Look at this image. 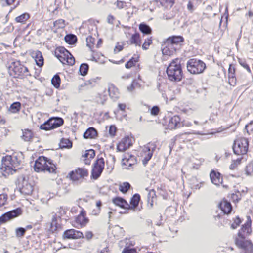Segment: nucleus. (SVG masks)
<instances>
[{"instance_id": "28", "label": "nucleus", "mask_w": 253, "mask_h": 253, "mask_svg": "<svg viewBox=\"0 0 253 253\" xmlns=\"http://www.w3.org/2000/svg\"><path fill=\"white\" fill-rule=\"evenodd\" d=\"M31 56L34 58L36 64L39 67H42L44 64V59L42 52L39 50L33 51L31 53Z\"/></svg>"}, {"instance_id": "35", "label": "nucleus", "mask_w": 253, "mask_h": 253, "mask_svg": "<svg viewBox=\"0 0 253 253\" xmlns=\"http://www.w3.org/2000/svg\"><path fill=\"white\" fill-rule=\"evenodd\" d=\"M95 206L96 208L92 209L90 211V215L91 216H97L100 214L102 206L101 200H97L95 202Z\"/></svg>"}, {"instance_id": "21", "label": "nucleus", "mask_w": 253, "mask_h": 253, "mask_svg": "<svg viewBox=\"0 0 253 253\" xmlns=\"http://www.w3.org/2000/svg\"><path fill=\"white\" fill-rule=\"evenodd\" d=\"M218 208L224 214L226 215L230 214L233 210V207L231 203L225 198L222 199L219 202Z\"/></svg>"}, {"instance_id": "51", "label": "nucleus", "mask_w": 253, "mask_h": 253, "mask_svg": "<svg viewBox=\"0 0 253 253\" xmlns=\"http://www.w3.org/2000/svg\"><path fill=\"white\" fill-rule=\"evenodd\" d=\"M153 43V39L152 37H148L145 39L144 42L142 45V48L143 50H147L149 46Z\"/></svg>"}, {"instance_id": "64", "label": "nucleus", "mask_w": 253, "mask_h": 253, "mask_svg": "<svg viewBox=\"0 0 253 253\" xmlns=\"http://www.w3.org/2000/svg\"><path fill=\"white\" fill-rule=\"evenodd\" d=\"M138 83L136 80H133L131 84L127 87V90L129 92H132L135 88L136 86L138 85Z\"/></svg>"}, {"instance_id": "15", "label": "nucleus", "mask_w": 253, "mask_h": 253, "mask_svg": "<svg viewBox=\"0 0 253 253\" xmlns=\"http://www.w3.org/2000/svg\"><path fill=\"white\" fill-rule=\"evenodd\" d=\"M245 236L241 232H238L237 237L235 239V244L239 248L252 252L253 244L250 241L246 240Z\"/></svg>"}, {"instance_id": "30", "label": "nucleus", "mask_w": 253, "mask_h": 253, "mask_svg": "<svg viewBox=\"0 0 253 253\" xmlns=\"http://www.w3.org/2000/svg\"><path fill=\"white\" fill-rule=\"evenodd\" d=\"M129 43L131 45H134L136 46L141 45V39L140 34L136 32L132 34L129 39Z\"/></svg>"}, {"instance_id": "37", "label": "nucleus", "mask_w": 253, "mask_h": 253, "mask_svg": "<svg viewBox=\"0 0 253 253\" xmlns=\"http://www.w3.org/2000/svg\"><path fill=\"white\" fill-rule=\"evenodd\" d=\"M30 18V15L27 12L24 13L15 18L16 23H20L22 24L26 23L28 20Z\"/></svg>"}, {"instance_id": "60", "label": "nucleus", "mask_w": 253, "mask_h": 253, "mask_svg": "<svg viewBox=\"0 0 253 253\" xmlns=\"http://www.w3.org/2000/svg\"><path fill=\"white\" fill-rule=\"evenodd\" d=\"M109 134L111 137H114L116 134L117 132V127L114 125H110L109 127L108 130Z\"/></svg>"}, {"instance_id": "13", "label": "nucleus", "mask_w": 253, "mask_h": 253, "mask_svg": "<svg viewBox=\"0 0 253 253\" xmlns=\"http://www.w3.org/2000/svg\"><path fill=\"white\" fill-rule=\"evenodd\" d=\"M64 124V120L62 118L55 117L51 118L43 124H42L40 128L46 131L50 130L57 128Z\"/></svg>"}, {"instance_id": "42", "label": "nucleus", "mask_w": 253, "mask_h": 253, "mask_svg": "<svg viewBox=\"0 0 253 253\" xmlns=\"http://www.w3.org/2000/svg\"><path fill=\"white\" fill-rule=\"evenodd\" d=\"M21 109V104L20 102H15L9 107V111L13 114L19 113Z\"/></svg>"}, {"instance_id": "46", "label": "nucleus", "mask_w": 253, "mask_h": 253, "mask_svg": "<svg viewBox=\"0 0 253 253\" xmlns=\"http://www.w3.org/2000/svg\"><path fill=\"white\" fill-rule=\"evenodd\" d=\"M243 158H238L236 159H233L231 161L229 169L231 170H235L241 165Z\"/></svg>"}, {"instance_id": "31", "label": "nucleus", "mask_w": 253, "mask_h": 253, "mask_svg": "<svg viewBox=\"0 0 253 253\" xmlns=\"http://www.w3.org/2000/svg\"><path fill=\"white\" fill-rule=\"evenodd\" d=\"M166 40L172 45L175 46L182 43L184 39L181 36H172L169 37Z\"/></svg>"}, {"instance_id": "39", "label": "nucleus", "mask_w": 253, "mask_h": 253, "mask_svg": "<svg viewBox=\"0 0 253 253\" xmlns=\"http://www.w3.org/2000/svg\"><path fill=\"white\" fill-rule=\"evenodd\" d=\"M100 79L98 77L91 78L85 82V84L88 87H95L99 84Z\"/></svg>"}, {"instance_id": "34", "label": "nucleus", "mask_w": 253, "mask_h": 253, "mask_svg": "<svg viewBox=\"0 0 253 253\" xmlns=\"http://www.w3.org/2000/svg\"><path fill=\"white\" fill-rule=\"evenodd\" d=\"M98 135V132L94 127L88 128L84 133L83 136L85 139H95Z\"/></svg>"}, {"instance_id": "24", "label": "nucleus", "mask_w": 253, "mask_h": 253, "mask_svg": "<svg viewBox=\"0 0 253 253\" xmlns=\"http://www.w3.org/2000/svg\"><path fill=\"white\" fill-rule=\"evenodd\" d=\"M36 138V134L33 129L24 128L22 129L21 138L25 142H32Z\"/></svg>"}, {"instance_id": "48", "label": "nucleus", "mask_w": 253, "mask_h": 253, "mask_svg": "<svg viewBox=\"0 0 253 253\" xmlns=\"http://www.w3.org/2000/svg\"><path fill=\"white\" fill-rule=\"evenodd\" d=\"M130 184L127 182H125L120 184L119 190L123 193H126L130 189Z\"/></svg>"}, {"instance_id": "62", "label": "nucleus", "mask_w": 253, "mask_h": 253, "mask_svg": "<svg viewBox=\"0 0 253 253\" xmlns=\"http://www.w3.org/2000/svg\"><path fill=\"white\" fill-rule=\"evenodd\" d=\"M7 195L4 194H0V207L6 204L7 201Z\"/></svg>"}, {"instance_id": "7", "label": "nucleus", "mask_w": 253, "mask_h": 253, "mask_svg": "<svg viewBox=\"0 0 253 253\" xmlns=\"http://www.w3.org/2000/svg\"><path fill=\"white\" fill-rule=\"evenodd\" d=\"M186 67L188 71L192 74L202 73L206 68V64L202 60L197 58L188 60Z\"/></svg>"}, {"instance_id": "57", "label": "nucleus", "mask_w": 253, "mask_h": 253, "mask_svg": "<svg viewBox=\"0 0 253 253\" xmlns=\"http://www.w3.org/2000/svg\"><path fill=\"white\" fill-rule=\"evenodd\" d=\"M112 232L115 237H119L123 235V232L121 228L119 227H115L112 229Z\"/></svg>"}, {"instance_id": "2", "label": "nucleus", "mask_w": 253, "mask_h": 253, "mask_svg": "<svg viewBox=\"0 0 253 253\" xmlns=\"http://www.w3.org/2000/svg\"><path fill=\"white\" fill-rule=\"evenodd\" d=\"M8 72L10 76L19 79H24L31 76L28 67L18 60L11 63L8 67Z\"/></svg>"}, {"instance_id": "40", "label": "nucleus", "mask_w": 253, "mask_h": 253, "mask_svg": "<svg viewBox=\"0 0 253 253\" xmlns=\"http://www.w3.org/2000/svg\"><path fill=\"white\" fill-rule=\"evenodd\" d=\"M190 184L192 189H199L203 186L204 182L199 181L196 178H192L190 181Z\"/></svg>"}, {"instance_id": "56", "label": "nucleus", "mask_w": 253, "mask_h": 253, "mask_svg": "<svg viewBox=\"0 0 253 253\" xmlns=\"http://www.w3.org/2000/svg\"><path fill=\"white\" fill-rule=\"evenodd\" d=\"M67 212V209L64 208L63 207H60L59 208L57 212L58 213L59 217L60 218L66 219V218L68 217V216H66Z\"/></svg>"}, {"instance_id": "61", "label": "nucleus", "mask_w": 253, "mask_h": 253, "mask_svg": "<svg viewBox=\"0 0 253 253\" xmlns=\"http://www.w3.org/2000/svg\"><path fill=\"white\" fill-rule=\"evenodd\" d=\"M26 232V229L22 227H19L16 229L15 233L17 237H22L24 236Z\"/></svg>"}, {"instance_id": "20", "label": "nucleus", "mask_w": 253, "mask_h": 253, "mask_svg": "<svg viewBox=\"0 0 253 253\" xmlns=\"http://www.w3.org/2000/svg\"><path fill=\"white\" fill-rule=\"evenodd\" d=\"M21 214L22 210L20 208H18L2 214L0 216V225L20 215Z\"/></svg>"}, {"instance_id": "36", "label": "nucleus", "mask_w": 253, "mask_h": 253, "mask_svg": "<svg viewBox=\"0 0 253 253\" xmlns=\"http://www.w3.org/2000/svg\"><path fill=\"white\" fill-rule=\"evenodd\" d=\"M72 146V142L68 138H62L59 143V146L61 149H70Z\"/></svg>"}, {"instance_id": "3", "label": "nucleus", "mask_w": 253, "mask_h": 253, "mask_svg": "<svg viewBox=\"0 0 253 253\" xmlns=\"http://www.w3.org/2000/svg\"><path fill=\"white\" fill-rule=\"evenodd\" d=\"M166 73L168 79L171 81L179 82L182 80L183 74L179 58H175L171 61L167 67Z\"/></svg>"}, {"instance_id": "10", "label": "nucleus", "mask_w": 253, "mask_h": 253, "mask_svg": "<svg viewBox=\"0 0 253 253\" xmlns=\"http://www.w3.org/2000/svg\"><path fill=\"white\" fill-rule=\"evenodd\" d=\"M162 121V124L167 129H176L181 125V118L178 115L165 116Z\"/></svg>"}, {"instance_id": "8", "label": "nucleus", "mask_w": 253, "mask_h": 253, "mask_svg": "<svg viewBox=\"0 0 253 253\" xmlns=\"http://www.w3.org/2000/svg\"><path fill=\"white\" fill-rule=\"evenodd\" d=\"M79 207L81 209L79 213L74 217L72 222V226L77 229L85 227L90 222L86 211L83 208L80 206Z\"/></svg>"}, {"instance_id": "19", "label": "nucleus", "mask_w": 253, "mask_h": 253, "mask_svg": "<svg viewBox=\"0 0 253 253\" xmlns=\"http://www.w3.org/2000/svg\"><path fill=\"white\" fill-rule=\"evenodd\" d=\"M63 239H79L84 238L83 233L75 229L66 230L62 234Z\"/></svg>"}, {"instance_id": "27", "label": "nucleus", "mask_w": 253, "mask_h": 253, "mask_svg": "<svg viewBox=\"0 0 253 253\" xmlns=\"http://www.w3.org/2000/svg\"><path fill=\"white\" fill-rule=\"evenodd\" d=\"M252 220L250 216L248 217V220L242 225L238 232H241L244 235H250L252 233L251 229Z\"/></svg>"}, {"instance_id": "5", "label": "nucleus", "mask_w": 253, "mask_h": 253, "mask_svg": "<svg viewBox=\"0 0 253 253\" xmlns=\"http://www.w3.org/2000/svg\"><path fill=\"white\" fill-rule=\"evenodd\" d=\"M211 182L217 186H221L225 190H229L232 183L228 177L223 176L218 171L211 170L210 173Z\"/></svg>"}, {"instance_id": "11", "label": "nucleus", "mask_w": 253, "mask_h": 253, "mask_svg": "<svg viewBox=\"0 0 253 253\" xmlns=\"http://www.w3.org/2000/svg\"><path fill=\"white\" fill-rule=\"evenodd\" d=\"M105 167L104 159L98 156L96 160L92 165L91 171V178L93 179H98L102 174Z\"/></svg>"}, {"instance_id": "18", "label": "nucleus", "mask_w": 253, "mask_h": 253, "mask_svg": "<svg viewBox=\"0 0 253 253\" xmlns=\"http://www.w3.org/2000/svg\"><path fill=\"white\" fill-rule=\"evenodd\" d=\"M162 52L165 59L172 57L176 52V47L166 40L162 46Z\"/></svg>"}, {"instance_id": "43", "label": "nucleus", "mask_w": 253, "mask_h": 253, "mask_svg": "<svg viewBox=\"0 0 253 253\" xmlns=\"http://www.w3.org/2000/svg\"><path fill=\"white\" fill-rule=\"evenodd\" d=\"M116 9L118 10H127L128 9V7L127 5V3L123 0H117L114 3Z\"/></svg>"}, {"instance_id": "16", "label": "nucleus", "mask_w": 253, "mask_h": 253, "mask_svg": "<svg viewBox=\"0 0 253 253\" xmlns=\"http://www.w3.org/2000/svg\"><path fill=\"white\" fill-rule=\"evenodd\" d=\"M2 166L6 170H15L19 166L16 157L6 155L2 158Z\"/></svg>"}, {"instance_id": "45", "label": "nucleus", "mask_w": 253, "mask_h": 253, "mask_svg": "<svg viewBox=\"0 0 253 253\" xmlns=\"http://www.w3.org/2000/svg\"><path fill=\"white\" fill-rule=\"evenodd\" d=\"M176 0H158L160 4L165 8H171L175 4Z\"/></svg>"}, {"instance_id": "33", "label": "nucleus", "mask_w": 253, "mask_h": 253, "mask_svg": "<svg viewBox=\"0 0 253 253\" xmlns=\"http://www.w3.org/2000/svg\"><path fill=\"white\" fill-rule=\"evenodd\" d=\"M140 200V195L138 193L134 194L130 198L128 210H134L138 206Z\"/></svg>"}, {"instance_id": "63", "label": "nucleus", "mask_w": 253, "mask_h": 253, "mask_svg": "<svg viewBox=\"0 0 253 253\" xmlns=\"http://www.w3.org/2000/svg\"><path fill=\"white\" fill-rule=\"evenodd\" d=\"M122 253H138V252L134 248L125 247L122 251Z\"/></svg>"}, {"instance_id": "23", "label": "nucleus", "mask_w": 253, "mask_h": 253, "mask_svg": "<svg viewBox=\"0 0 253 253\" xmlns=\"http://www.w3.org/2000/svg\"><path fill=\"white\" fill-rule=\"evenodd\" d=\"M236 68L234 65L230 64L228 70V81L229 84L232 86L236 85L237 79L236 77Z\"/></svg>"}, {"instance_id": "41", "label": "nucleus", "mask_w": 253, "mask_h": 253, "mask_svg": "<svg viewBox=\"0 0 253 253\" xmlns=\"http://www.w3.org/2000/svg\"><path fill=\"white\" fill-rule=\"evenodd\" d=\"M139 31L145 35H150L152 33L151 28L147 24L141 23L139 25Z\"/></svg>"}, {"instance_id": "38", "label": "nucleus", "mask_w": 253, "mask_h": 253, "mask_svg": "<svg viewBox=\"0 0 253 253\" xmlns=\"http://www.w3.org/2000/svg\"><path fill=\"white\" fill-rule=\"evenodd\" d=\"M108 93L111 98H117L119 97V90L114 84H110L109 86Z\"/></svg>"}, {"instance_id": "14", "label": "nucleus", "mask_w": 253, "mask_h": 253, "mask_svg": "<svg viewBox=\"0 0 253 253\" xmlns=\"http://www.w3.org/2000/svg\"><path fill=\"white\" fill-rule=\"evenodd\" d=\"M156 148V144L154 142H149L144 146L141 153L142 161L144 165H146L151 159Z\"/></svg>"}, {"instance_id": "47", "label": "nucleus", "mask_w": 253, "mask_h": 253, "mask_svg": "<svg viewBox=\"0 0 253 253\" xmlns=\"http://www.w3.org/2000/svg\"><path fill=\"white\" fill-rule=\"evenodd\" d=\"M65 42L69 44H74L77 41L76 36L73 34H68L65 36L64 38Z\"/></svg>"}, {"instance_id": "12", "label": "nucleus", "mask_w": 253, "mask_h": 253, "mask_svg": "<svg viewBox=\"0 0 253 253\" xmlns=\"http://www.w3.org/2000/svg\"><path fill=\"white\" fill-rule=\"evenodd\" d=\"M121 164L122 166L126 169H133L137 166V159L135 156L131 153H125L123 155Z\"/></svg>"}, {"instance_id": "54", "label": "nucleus", "mask_w": 253, "mask_h": 253, "mask_svg": "<svg viewBox=\"0 0 253 253\" xmlns=\"http://www.w3.org/2000/svg\"><path fill=\"white\" fill-rule=\"evenodd\" d=\"M51 83L55 88H59L61 83V80L59 76L58 75H54L51 80Z\"/></svg>"}, {"instance_id": "44", "label": "nucleus", "mask_w": 253, "mask_h": 253, "mask_svg": "<svg viewBox=\"0 0 253 253\" xmlns=\"http://www.w3.org/2000/svg\"><path fill=\"white\" fill-rule=\"evenodd\" d=\"M86 45L91 50H93L96 46V39L92 36H89L86 38Z\"/></svg>"}, {"instance_id": "25", "label": "nucleus", "mask_w": 253, "mask_h": 253, "mask_svg": "<svg viewBox=\"0 0 253 253\" xmlns=\"http://www.w3.org/2000/svg\"><path fill=\"white\" fill-rule=\"evenodd\" d=\"M34 186L27 180L23 179L21 186L20 187V192L25 195H30L32 194Z\"/></svg>"}, {"instance_id": "52", "label": "nucleus", "mask_w": 253, "mask_h": 253, "mask_svg": "<svg viewBox=\"0 0 253 253\" xmlns=\"http://www.w3.org/2000/svg\"><path fill=\"white\" fill-rule=\"evenodd\" d=\"M245 170L247 175L253 176V161H251L248 164Z\"/></svg>"}, {"instance_id": "59", "label": "nucleus", "mask_w": 253, "mask_h": 253, "mask_svg": "<svg viewBox=\"0 0 253 253\" xmlns=\"http://www.w3.org/2000/svg\"><path fill=\"white\" fill-rule=\"evenodd\" d=\"M245 128L249 135H253V120L246 126Z\"/></svg>"}, {"instance_id": "4", "label": "nucleus", "mask_w": 253, "mask_h": 253, "mask_svg": "<svg viewBox=\"0 0 253 253\" xmlns=\"http://www.w3.org/2000/svg\"><path fill=\"white\" fill-rule=\"evenodd\" d=\"M54 55L64 65L73 66L75 63L74 56L62 46L55 48Z\"/></svg>"}, {"instance_id": "49", "label": "nucleus", "mask_w": 253, "mask_h": 253, "mask_svg": "<svg viewBox=\"0 0 253 253\" xmlns=\"http://www.w3.org/2000/svg\"><path fill=\"white\" fill-rule=\"evenodd\" d=\"M85 26L87 27L89 33H92L93 31H96L97 27L93 20H88L85 24Z\"/></svg>"}, {"instance_id": "9", "label": "nucleus", "mask_w": 253, "mask_h": 253, "mask_svg": "<svg viewBox=\"0 0 253 253\" xmlns=\"http://www.w3.org/2000/svg\"><path fill=\"white\" fill-rule=\"evenodd\" d=\"M249 149L248 139L244 137H238L234 140L233 150L237 155H244L247 153Z\"/></svg>"}, {"instance_id": "55", "label": "nucleus", "mask_w": 253, "mask_h": 253, "mask_svg": "<svg viewBox=\"0 0 253 253\" xmlns=\"http://www.w3.org/2000/svg\"><path fill=\"white\" fill-rule=\"evenodd\" d=\"M242 221V220L239 216H236L235 218H233V223L231 225V228L233 229H236L240 226Z\"/></svg>"}, {"instance_id": "22", "label": "nucleus", "mask_w": 253, "mask_h": 253, "mask_svg": "<svg viewBox=\"0 0 253 253\" xmlns=\"http://www.w3.org/2000/svg\"><path fill=\"white\" fill-rule=\"evenodd\" d=\"M95 151L92 149L85 150L82 152L81 160L85 165H89L92 160L95 156Z\"/></svg>"}, {"instance_id": "58", "label": "nucleus", "mask_w": 253, "mask_h": 253, "mask_svg": "<svg viewBox=\"0 0 253 253\" xmlns=\"http://www.w3.org/2000/svg\"><path fill=\"white\" fill-rule=\"evenodd\" d=\"M149 111L151 115L156 116L159 114L160 109L158 106H154L149 109Z\"/></svg>"}, {"instance_id": "17", "label": "nucleus", "mask_w": 253, "mask_h": 253, "mask_svg": "<svg viewBox=\"0 0 253 253\" xmlns=\"http://www.w3.org/2000/svg\"><path fill=\"white\" fill-rule=\"evenodd\" d=\"M134 138L131 136H125L118 143L116 149L118 152H123L133 145Z\"/></svg>"}, {"instance_id": "26", "label": "nucleus", "mask_w": 253, "mask_h": 253, "mask_svg": "<svg viewBox=\"0 0 253 253\" xmlns=\"http://www.w3.org/2000/svg\"><path fill=\"white\" fill-rule=\"evenodd\" d=\"M140 56L139 54H134L133 56L126 63L125 67L126 69H130L132 67H139Z\"/></svg>"}, {"instance_id": "32", "label": "nucleus", "mask_w": 253, "mask_h": 253, "mask_svg": "<svg viewBox=\"0 0 253 253\" xmlns=\"http://www.w3.org/2000/svg\"><path fill=\"white\" fill-rule=\"evenodd\" d=\"M66 21L63 19H59L54 21L52 30L54 33H57L60 29H63L66 26Z\"/></svg>"}, {"instance_id": "1", "label": "nucleus", "mask_w": 253, "mask_h": 253, "mask_svg": "<svg viewBox=\"0 0 253 253\" xmlns=\"http://www.w3.org/2000/svg\"><path fill=\"white\" fill-rule=\"evenodd\" d=\"M34 170L37 172H48L56 173L57 167L52 160L42 156L39 157L35 162Z\"/></svg>"}, {"instance_id": "6", "label": "nucleus", "mask_w": 253, "mask_h": 253, "mask_svg": "<svg viewBox=\"0 0 253 253\" xmlns=\"http://www.w3.org/2000/svg\"><path fill=\"white\" fill-rule=\"evenodd\" d=\"M88 170L84 167H78L70 171L67 178L73 182H81L88 177Z\"/></svg>"}, {"instance_id": "50", "label": "nucleus", "mask_w": 253, "mask_h": 253, "mask_svg": "<svg viewBox=\"0 0 253 253\" xmlns=\"http://www.w3.org/2000/svg\"><path fill=\"white\" fill-rule=\"evenodd\" d=\"M242 195L239 191H235V192L231 194L230 198L233 203H237L241 199Z\"/></svg>"}, {"instance_id": "29", "label": "nucleus", "mask_w": 253, "mask_h": 253, "mask_svg": "<svg viewBox=\"0 0 253 253\" xmlns=\"http://www.w3.org/2000/svg\"><path fill=\"white\" fill-rule=\"evenodd\" d=\"M112 202L116 206L122 209L128 210V203L124 198L120 197H116L112 199Z\"/></svg>"}, {"instance_id": "53", "label": "nucleus", "mask_w": 253, "mask_h": 253, "mask_svg": "<svg viewBox=\"0 0 253 253\" xmlns=\"http://www.w3.org/2000/svg\"><path fill=\"white\" fill-rule=\"evenodd\" d=\"M89 66L86 63H83L80 65L79 71L80 73V74L82 76H85L88 71Z\"/></svg>"}]
</instances>
